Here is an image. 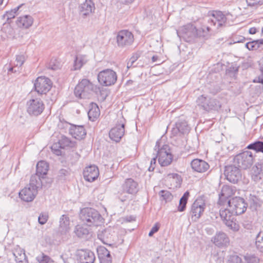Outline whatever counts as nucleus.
Segmentation results:
<instances>
[{
  "instance_id": "nucleus-9",
  "label": "nucleus",
  "mask_w": 263,
  "mask_h": 263,
  "mask_svg": "<svg viewBox=\"0 0 263 263\" xmlns=\"http://www.w3.org/2000/svg\"><path fill=\"white\" fill-rule=\"evenodd\" d=\"M93 84L87 79H83L76 86L74 93L76 97L86 98L93 90Z\"/></svg>"
},
{
  "instance_id": "nucleus-5",
  "label": "nucleus",
  "mask_w": 263,
  "mask_h": 263,
  "mask_svg": "<svg viewBox=\"0 0 263 263\" xmlns=\"http://www.w3.org/2000/svg\"><path fill=\"white\" fill-rule=\"evenodd\" d=\"M122 192H118V198L122 202L126 201L128 197L127 195H124L125 193L129 194H136L139 190L138 184L132 178H127L125 179L122 185Z\"/></svg>"
},
{
  "instance_id": "nucleus-42",
  "label": "nucleus",
  "mask_w": 263,
  "mask_h": 263,
  "mask_svg": "<svg viewBox=\"0 0 263 263\" xmlns=\"http://www.w3.org/2000/svg\"><path fill=\"white\" fill-rule=\"evenodd\" d=\"M159 195L162 198V200H165L166 202L172 201L173 198V196L168 191L161 190L159 192Z\"/></svg>"
},
{
  "instance_id": "nucleus-52",
  "label": "nucleus",
  "mask_w": 263,
  "mask_h": 263,
  "mask_svg": "<svg viewBox=\"0 0 263 263\" xmlns=\"http://www.w3.org/2000/svg\"><path fill=\"white\" fill-rule=\"evenodd\" d=\"M172 135L173 136H177L178 135H181L180 130L178 126L175 124V126L174 127L171 131Z\"/></svg>"
},
{
  "instance_id": "nucleus-47",
  "label": "nucleus",
  "mask_w": 263,
  "mask_h": 263,
  "mask_svg": "<svg viewBox=\"0 0 263 263\" xmlns=\"http://www.w3.org/2000/svg\"><path fill=\"white\" fill-rule=\"evenodd\" d=\"M60 67V63L57 61L55 59L51 60L48 65V68L55 70Z\"/></svg>"
},
{
  "instance_id": "nucleus-8",
  "label": "nucleus",
  "mask_w": 263,
  "mask_h": 263,
  "mask_svg": "<svg viewBox=\"0 0 263 263\" xmlns=\"http://www.w3.org/2000/svg\"><path fill=\"white\" fill-rule=\"evenodd\" d=\"M27 111L30 116H37L41 115L45 108L43 101L38 98L29 99L26 104Z\"/></svg>"
},
{
  "instance_id": "nucleus-6",
  "label": "nucleus",
  "mask_w": 263,
  "mask_h": 263,
  "mask_svg": "<svg viewBox=\"0 0 263 263\" xmlns=\"http://www.w3.org/2000/svg\"><path fill=\"white\" fill-rule=\"evenodd\" d=\"M206 208L204 197H198L191 206L190 215L193 221H197L203 214Z\"/></svg>"
},
{
  "instance_id": "nucleus-56",
  "label": "nucleus",
  "mask_w": 263,
  "mask_h": 263,
  "mask_svg": "<svg viewBox=\"0 0 263 263\" xmlns=\"http://www.w3.org/2000/svg\"><path fill=\"white\" fill-rule=\"evenodd\" d=\"M69 175V172L65 169H61L59 172V177L63 178Z\"/></svg>"
},
{
  "instance_id": "nucleus-28",
  "label": "nucleus",
  "mask_w": 263,
  "mask_h": 263,
  "mask_svg": "<svg viewBox=\"0 0 263 263\" xmlns=\"http://www.w3.org/2000/svg\"><path fill=\"white\" fill-rule=\"evenodd\" d=\"M33 20L32 16L25 15L17 18L16 24L18 27L28 28L33 24Z\"/></svg>"
},
{
  "instance_id": "nucleus-43",
  "label": "nucleus",
  "mask_w": 263,
  "mask_h": 263,
  "mask_svg": "<svg viewBox=\"0 0 263 263\" xmlns=\"http://www.w3.org/2000/svg\"><path fill=\"white\" fill-rule=\"evenodd\" d=\"M255 245L257 250L260 252L263 253V236L260 237V234L256 237Z\"/></svg>"
},
{
  "instance_id": "nucleus-35",
  "label": "nucleus",
  "mask_w": 263,
  "mask_h": 263,
  "mask_svg": "<svg viewBox=\"0 0 263 263\" xmlns=\"http://www.w3.org/2000/svg\"><path fill=\"white\" fill-rule=\"evenodd\" d=\"M60 147L65 148L66 147H73L75 146V142L71 141L70 139L65 136H62L59 140Z\"/></svg>"
},
{
  "instance_id": "nucleus-36",
  "label": "nucleus",
  "mask_w": 263,
  "mask_h": 263,
  "mask_svg": "<svg viewBox=\"0 0 263 263\" xmlns=\"http://www.w3.org/2000/svg\"><path fill=\"white\" fill-rule=\"evenodd\" d=\"M190 193L188 191L185 192L179 200V204L178 206V211L183 212L186 209V205Z\"/></svg>"
},
{
  "instance_id": "nucleus-1",
  "label": "nucleus",
  "mask_w": 263,
  "mask_h": 263,
  "mask_svg": "<svg viewBox=\"0 0 263 263\" xmlns=\"http://www.w3.org/2000/svg\"><path fill=\"white\" fill-rule=\"evenodd\" d=\"M81 219L88 226H98L103 222V218L99 212L91 208H85L81 210Z\"/></svg>"
},
{
  "instance_id": "nucleus-53",
  "label": "nucleus",
  "mask_w": 263,
  "mask_h": 263,
  "mask_svg": "<svg viewBox=\"0 0 263 263\" xmlns=\"http://www.w3.org/2000/svg\"><path fill=\"white\" fill-rule=\"evenodd\" d=\"M141 52L140 51H137L133 54L132 57L130 58V60L135 63L141 56Z\"/></svg>"
},
{
  "instance_id": "nucleus-55",
  "label": "nucleus",
  "mask_w": 263,
  "mask_h": 263,
  "mask_svg": "<svg viewBox=\"0 0 263 263\" xmlns=\"http://www.w3.org/2000/svg\"><path fill=\"white\" fill-rule=\"evenodd\" d=\"M255 41L248 42L245 44V47L249 50H254L255 47Z\"/></svg>"
},
{
  "instance_id": "nucleus-25",
  "label": "nucleus",
  "mask_w": 263,
  "mask_h": 263,
  "mask_svg": "<svg viewBox=\"0 0 263 263\" xmlns=\"http://www.w3.org/2000/svg\"><path fill=\"white\" fill-rule=\"evenodd\" d=\"M252 179L256 182H259L263 178V163L257 162L251 170Z\"/></svg>"
},
{
  "instance_id": "nucleus-31",
  "label": "nucleus",
  "mask_w": 263,
  "mask_h": 263,
  "mask_svg": "<svg viewBox=\"0 0 263 263\" xmlns=\"http://www.w3.org/2000/svg\"><path fill=\"white\" fill-rule=\"evenodd\" d=\"M35 174L44 178L49 169L48 164L44 161H40L36 164Z\"/></svg>"
},
{
  "instance_id": "nucleus-11",
  "label": "nucleus",
  "mask_w": 263,
  "mask_h": 263,
  "mask_svg": "<svg viewBox=\"0 0 263 263\" xmlns=\"http://www.w3.org/2000/svg\"><path fill=\"white\" fill-rule=\"evenodd\" d=\"M247 205L245 199L240 197H233L228 202V207L236 215L243 213L247 210Z\"/></svg>"
},
{
  "instance_id": "nucleus-37",
  "label": "nucleus",
  "mask_w": 263,
  "mask_h": 263,
  "mask_svg": "<svg viewBox=\"0 0 263 263\" xmlns=\"http://www.w3.org/2000/svg\"><path fill=\"white\" fill-rule=\"evenodd\" d=\"M74 233L78 237L84 238L89 234V230L82 226L77 225L75 228Z\"/></svg>"
},
{
  "instance_id": "nucleus-17",
  "label": "nucleus",
  "mask_w": 263,
  "mask_h": 263,
  "mask_svg": "<svg viewBox=\"0 0 263 263\" xmlns=\"http://www.w3.org/2000/svg\"><path fill=\"white\" fill-rule=\"evenodd\" d=\"M125 125L121 121H118L116 126L112 127L109 132V138L113 141L118 142L124 135Z\"/></svg>"
},
{
  "instance_id": "nucleus-29",
  "label": "nucleus",
  "mask_w": 263,
  "mask_h": 263,
  "mask_svg": "<svg viewBox=\"0 0 263 263\" xmlns=\"http://www.w3.org/2000/svg\"><path fill=\"white\" fill-rule=\"evenodd\" d=\"M88 61L87 56L83 54L76 55L72 70H80Z\"/></svg>"
},
{
  "instance_id": "nucleus-4",
  "label": "nucleus",
  "mask_w": 263,
  "mask_h": 263,
  "mask_svg": "<svg viewBox=\"0 0 263 263\" xmlns=\"http://www.w3.org/2000/svg\"><path fill=\"white\" fill-rule=\"evenodd\" d=\"M255 161V156L249 151H244L236 155L234 158V162L238 167L242 170L250 168Z\"/></svg>"
},
{
  "instance_id": "nucleus-59",
  "label": "nucleus",
  "mask_w": 263,
  "mask_h": 263,
  "mask_svg": "<svg viewBox=\"0 0 263 263\" xmlns=\"http://www.w3.org/2000/svg\"><path fill=\"white\" fill-rule=\"evenodd\" d=\"M160 228V225L158 223H156L155 225L152 228L151 231L153 232L154 233H156L158 231Z\"/></svg>"
},
{
  "instance_id": "nucleus-60",
  "label": "nucleus",
  "mask_w": 263,
  "mask_h": 263,
  "mask_svg": "<svg viewBox=\"0 0 263 263\" xmlns=\"http://www.w3.org/2000/svg\"><path fill=\"white\" fill-rule=\"evenodd\" d=\"M232 262L233 263H242L241 258L238 256H233L232 258Z\"/></svg>"
},
{
  "instance_id": "nucleus-51",
  "label": "nucleus",
  "mask_w": 263,
  "mask_h": 263,
  "mask_svg": "<svg viewBox=\"0 0 263 263\" xmlns=\"http://www.w3.org/2000/svg\"><path fill=\"white\" fill-rule=\"evenodd\" d=\"M16 14H14V12L13 11H12L11 10L7 11L6 13L4 15V17L6 18L8 21L9 20H11L12 18H14Z\"/></svg>"
},
{
  "instance_id": "nucleus-22",
  "label": "nucleus",
  "mask_w": 263,
  "mask_h": 263,
  "mask_svg": "<svg viewBox=\"0 0 263 263\" xmlns=\"http://www.w3.org/2000/svg\"><path fill=\"white\" fill-rule=\"evenodd\" d=\"M232 194V190L229 186H223L222 187L220 193L219 194V199L217 204L220 206H228L229 198Z\"/></svg>"
},
{
  "instance_id": "nucleus-23",
  "label": "nucleus",
  "mask_w": 263,
  "mask_h": 263,
  "mask_svg": "<svg viewBox=\"0 0 263 263\" xmlns=\"http://www.w3.org/2000/svg\"><path fill=\"white\" fill-rule=\"evenodd\" d=\"M227 22V17L220 11H215L213 13L210 23L217 28L224 26Z\"/></svg>"
},
{
  "instance_id": "nucleus-18",
  "label": "nucleus",
  "mask_w": 263,
  "mask_h": 263,
  "mask_svg": "<svg viewBox=\"0 0 263 263\" xmlns=\"http://www.w3.org/2000/svg\"><path fill=\"white\" fill-rule=\"evenodd\" d=\"M66 126H69V134L75 139L81 140L85 138L86 132L83 126H77L65 123Z\"/></svg>"
},
{
  "instance_id": "nucleus-61",
  "label": "nucleus",
  "mask_w": 263,
  "mask_h": 263,
  "mask_svg": "<svg viewBox=\"0 0 263 263\" xmlns=\"http://www.w3.org/2000/svg\"><path fill=\"white\" fill-rule=\"evenodd\" d=\"M245 38L243 36H240L238 40L235 39L234 43H242L245 41Z\"/></svg>"
},
{
  "instance_id": "nucleus-38",
  "label": "nucleus",
  "mask_w": 263,
  "mask_h": 263,
  "mask_svg": "<svg viewBox=\"0 0 263 263\" xmlns=\"http://www.w3.org/2000/svg\"><path fill=\"white\" fill-rule=\"evenodd\" d=\"M176 125L180 128L181 134L184 135L190 132V127L185 120H179L176 122Z\"/></svg>"
},
{
  "instance_id": "nucleus-27",
  "label": "nucleus",
  "mask_w": 263,
  "mask_h": 263,
  "mask_svg": "<svg viewBox=\"0 0 263 263\" xmlns=\"http://www.w3.org/2000/svg\"><path fill=\"white\" fill-rule=\"evenodd\" d=\"M58 232L61 235H66L70 230L69 218L67 215H63L60 219Z\"/></svg>"
},
{
  "instance_id": "nucleus-46",
  "label": "nucleus",
  "mask_w": 263,
  "mask_h": 263,
  "mask_svg": "<svg viewBox=\"0 0 263 263\" xmlns=\"http://www.w3.org/2000/svg\"><path fill=\"white\" fill-rule=\"evenodd\" d=\"M48 219V215L46 213H42L40 214L38 218V221L41 224H44L46 223Z\"/></svg>"
},
{
  "instance_id": "nucleus-20",
  "label": "nucleus",
  "mask_w": 263,
  "mask_h": 263,
  "mask_svg": "<svg viewBox=\"0 0 263 263\" xmlns=\"http://www.w3.org/2000/svg\"><path fill=\"white\" fill-rule=\"evenodd\" d=\"M211 240L218 247H226L230 243L229 237L227 234L221 231L217 232Z\"/></svg>"
},
{
  "instance_id": "nucleus-33",
  "label": "nucleus",
  "mask_w": 263,
  "mask_h": 263,
  "mask_svg": "<svg viewBox=\"0 0 263 263\" xmlns=\"http://www.w3.org/2000/svg\"><path fill=\"white\" fill-rule=\"evenodd\" d=\"M167 180L175 187H180L182 181L181 176L177 173L168 174Z\"/></svg>"
},
{
  "instance_id": "nucleus-16",
  "label": "nucleus",
  "mask_w": 263,
  "mask_h": 263,
  "mask_svg": "<svg viewBox=\"0 0 263 263\" xmlns=\"http://www.w3.org/2000/svg\"><path fill=\"white\" fill-rule=\"evenodd\" d=\"M115 232L111 228L105 229L101 231H99L98 237L104 244L111 246L116 242Z\"/></svg>"
},
{
  "instance_id": "nucleus-50",
  "label": "nucleus",
  "mask_w": 263,
  "mask_h": 263,
  "mask_svg": "<svg viewBox=\"0 0 263 263\" xmlns=\"http://www.w3.org/2000/svg\"><path fill=\"white\" fill-rule=\"evenodd\" d=\"M157 158H158V156H157V155H156L155 157H154V158H153L152 159V160L151 161V163H150V166L148 168V171L152 172L154 170L155 166H156V161H157Z\"/></svg>"
},
{
  "instance_id": "nucleus-7",
  "label": "nucleus",
  "mask_w": 263,
  "mask_h": 263,
  "mask_svg": "<svg viewBox=\"0 0 263 263\" xmlns=\"http://www.w3.org/2000/svg\"><path fill=\"white\" fill-rule=\"evenodd\" d=\"M219 214L223 223L231 230L233 231H237L239 230V226L236 222L234 215L235 214L229 208L220 209Z\"/></svg>"
},
{
  "instance_id": "nucleus-13",
  "label": "nucleus",
  "mask_w": 263,
  "mask_h": 263,
  "mask_svg": "<svg viewBox=\"0 0 263 263\" xmlns=\"http://www.w3.org/2000/svg\"><path fill=\"white\" fill-rule=\"evenodd\" d=\"M134 41V35L127 30H122L118 32L117 35V43L118 46L124 47L133 44Z\"/></svg>"
},
{
  "instance_id": "nucleus-40",
  "label": "nucleus",
  "mask_w": 263,
  "mask_h": 263,
  "mask_svg": "<svg viewBox=\"0 0 263 263\" xmlns=\"http://www.w3.org/2000/svg\"><path fill=\"white\" fill-rule=\"evenodd\" d=\"M249 149L254 150L256 152H261L263 153V142L257 141L249 144L247 146Z\"/></svg>"
},
{
  "instance_id": "nucleus-21",
  "label": "nucleus",
  "mask_w": 263,
  "mask_h": 263,
  "mask_svg": "<svg viewBox=\"0 0 263 263\" xmlns=\"http://www.w3.org/2000/svg\"><path fill=\"white\" fill-rule=\"evenodd\" d=\"M99 175V169L96 165L86 167L83 171L84 179L88 182H93Z\"/></svg>"
},
{
  "instance_id": "nucleus-14",
  "label": "nucleus",
  "mask_w": 263,
  "mask_h": 263,
  "mask_svg": "<svg viewBox=\"0 0 263 263\" xmlns=\"http://www.w3.org/2000/svg\"><path fill=\"white\" fill-rule=\"evenodd\" d=\"M224 175L227 179L233 183H237L241 178L240 169L234 165H228L225 167Z\"/></svg>"
},
{
  "instance_id": "nucleus-3",
  "label": "nucleus",
  "mask_w": 263,
  "mask_h": 263,
  "mask_svg": "<svg viewBox=\"0 0 263 263\" xmlns=\"http://www.w3.org/2000/svg\"><path fill=\"white\" fill-rule=\"evenodd\" d=\"M221 99L209 98L202 95L198 97L196 103L203 110L218 111L221 107Z\"/></svg>"
},
{
  "instance_id": "nucleus-44",
  "label": "nucleus",
  "mask_w": 263,
  "mask_h": 263,
  "mask_svg": "<svg viewBox=\"0 0 263 263\" xmlns=\"http://www.w3.org/2000/svg\"><path fill=\"white\" fill-rule=\"evenodd\" d=\"M248 6L250 7H257L263 4V0H246Z\"/></svg>"
},
{
  "instance_id": "nucleus-48",
  "label": "nucleus",
  "mask_w": 263,
  "mask_h": 263,
  "mask_svg": "<svg viewBox=\"0 0 263 263\" xmlns=\"http://www.w3.org/2000/svg\"><path fill=\"white\" fill-rule=\"evenodd\" d=\"M25 61V57L24 55H16L15 63L14 65L16 66L21 67L24 63Z\"/></svg>"
},
{
  "instance_id": "nucleus-45",
  "label": "nucleus",
  "mask_w": 263,
  "mask_h": 263,
  "mask_svg": "<svg viewBox=\"0 0 263 263\" xmlns=\"http://www.w3.org/2000/svg\"><path fill=\"white\" fill-rule=\"evenodd\" d=\"M36 259L40 263H52L51 258L44 254H42L41 257L38 256Z\"/></svg>"
},
{
  "instance_id": "nucleus-26",
  "label": "nucleus",
  "mask_w": 263,
  "mask_h": 263,
  "mask_svg": "<svg viewBox=\"0 0 263 263\" xmlns=\"http://www.w3.org/2000/svg\"><path fill=\"white\" fill-rule=\"evenodd\" d=\"M191 165L193 170L199 173H204L206 172L210 167L206 162L199 159H195L192 160Z\"/></svg>"
},
{
  "instance_id": "nucleus-12",
  "label": "nucleus",
  "mask_w": 263,
  "mask_h": 263,
  "mask_svg": "<svg viewBox=\"0 0 263 263\" xmlns=\"http://www.w3.org/2000/svg\"><path fill=\"white\" fill-rule=\"evenodd\" d=\"M178 36L186 41H190L194 37L198 36V30L192 24H187L177 30Z\"/></svg>"
},
{
  "instance_id": "nucleus-24",
  "label": "nucleus",
  "mask_w": 263,
  "mask_h": 263,
  "mask_svg": "<svg viewBox=\"0 0 263 263\" xmlns=\"http://www.w3.org/2000/svg\"><path fill=\"white\" fill-rule=\"evenodd\" d=\"M37 194V191L33 188L25 187L19 193V196L22 200L26 202L32 201Z\"/></svg>"
},
{
  "instance_id": "nucleus-32",
  "label": "nucleus",
  "mask_w": 263,
  "mask_h": 263,
  "mask_svg": "<svg viewBox=\"0 0 263 263\" xmlns=\"http://www.w3.org/2000/svg\"><path fill=\"white\" fill-rule=\"evenodd\" d=\"M100 115V109L96 103H91L88 112V118L92 121H96Z\"/></svg>"
},
{
  "instance_id": "nucleus-49",
  "label": "nucleus",
  "mask_w": 263,
  "mask_h": 263,
  "mask_svg": "<svg viewBox=\"0 0 263 263\" xmlns=\"http://www.w3.org/2000/svg\"><path fill=\"white\" fill-rule=\"evenodd\" d=\"M245 259L247 263H258L259 259L255 256L247 255L245 256Z\"/></svg>"
},
{
  "instance_id": "nucleus-63",
  "label": "nucleus",
  "mask_w": 263,
  "mask_h": 263,
  "mask_svg": "<svg viewBox=\"0 0 263 263\" xmlns=\"http://www.w3.org/2000/svg\"><path fill=\"white\" fill-rule=\"evenodd\" d=\"M257 32V29L255 27L251 28L249 29V33L252 34H255Z\"/></svg>"
},
{
  "instance_id": "nucleus-30",
  "label": "nucleus",
  "mask_w": 263,
  "mask_h": 263,
  "mask_svg": "<svg viewBox=\"0 0 263 263\" xmlns=\"http://www.w3.org/2000/svg\"><path fill=\"white\" fill-rule=\"evenodd\" d=\"M95 9V4L91 0H85L80 7V11L83 16L89 15Z\"/></svg>"
},
{
  "instance_id": "nucleus-64",
  "label": "nucleus",
  "mask_w": 263,
  "mask_h": 263,
  "mask_svg": "<svg viewBox=\"0 0 263 263\" xmlns=\"http://www.w3.org/2000/svg\"><path fill=\"white\" fill-rule=\"evenodd\" d=\"M259 70L260 71H263V58L260 59L259 63Z\"/></svg>"
},
{
  "instance_id": "nucleus-2",
  "label": "nucleus",
  "mask_w": 263,
  "mask_h": 263,
  "mask_svg": "<svg viewBox=\"0 0 263 263\" xmlns=\"http://www.w3.org/2000/svg\"><path fill=\"white\" fill-rule=\"evenodd\" d=\"M155 150H157L158 162L161 166H166L171 164L173 156L168 145L164 144L160 147V142L158 141L156 143Z\"/></svg>"
},
{
  "instance_id": "nucleus-58",
  "label": "nucleus",
  "mask_w": 263,
  "mask_h": 263,
  "mask_svg": "<svg viewBox=\"0 0 263 263\" xmlns=\"http://www.w3.org/2000/svg\"><path fill=\"white\" fill-rule=\"evenodd\" d=\"M51 150L52 152L57 156H60L62 154V152L59 149L54 148V145L51 146Z\"/></svg>"
},
{
  "instance_id": "nucleus-34",
  "label": "nucleus",
  "mask_w": 263,
  "mask_h": 263,
  "mask_svg": "<svg viewBox=\"0 0 263 263\" xmlns=\"http://www.w3.org/2000/svg\"><path fill=\"white\" fill-rule=\"evenodd\" d=\"M41 178L42 177L36 174L32 175L30 178L28 187L33 188L37 191L38 189L41 188L42 186V182L41 180Z\"/></svg>"
},
{
  "instance_id": "nucleus-39",
  "label": "nucleus",
  "mask_w": 263,
  "mask_h": 263,
  "mask_svg": "<svg viewBox=\"0 0 263 263\" xmlns=\"http://www.w3.org/2000/svg\"><path fill=\"white\" fill-rule=\"evenodd\" d=\"M249 202L250 208L253 210H256L261 205V201L257 196L254 195H250Z\"/></svg>"
},
{
  "instance_id": "nucleus-54",
  "label": "nucleus",
  "mask_w": 263,
  "mask_h": 263,
  "mask_svg": "<svg viewBox=\"0 0 263 263\" xmlns=\"http://www.w3.org/2000/svg\"><path fill=\"white\" fill-rule=\"evenodd\" d=\"M108 251V250L104 247H100L97 250L99 256L105 255Z\"/></svg>"
},
{
  "instance_id": "nucleus-41",
  "label": "nucleus",
  "mask_w": 263,
  "mask_h": 263,
  "mask_svg": "<svg viewBox=\"0 0 263 263\" xmlns=\"http://www.w3.org/2000/svg\"><path fill=\"white\" fill-rule=\"evenodd\" d=\"M13 255L15 258V261L18 262H22L26 257L24 251L20 249H15L13 252Z\"/></svg>"
},
{
  "instance_id": "nucleus-19",
  "label": "nucleus",
  "mask_w": 263,
  "mask_h": 263,
  "mask_svg": "<svg viewBox=\"0 0 263 263\" xmlns=\"http://www.w3.org/2000/svg\"><path fill=\"white\" fill-rule=\"evenodd\" d=\"M77 256L81 263H93L96 258L93 252L87 249L78 250Z\"/></svg>"
},
{
  "instance_id": "nucleus-10",
  "label": "nucleus",
  "mask_w": 263,
  "mask_h": 263,
  "mask_svg": "<svg viewBox=\"0 0 263 263\" xmlns=\"http://www.w3.org/2000/svg\"><path fill=\"white\" fill-rule=\"evenodd\" d=\"M116 72L110 69H106L100 71L98 74L99 82L104 86H110L117 81Z\"/></svg>"
},
{
  "instance_id": "nucleus-15",
  "label": "nucleus",
  "mask_w": 263,
  "mask_h": 263,
  "mask_svg": "<svg viewBox=\"0 0 263 263\" xmlns=\"http://www.w3.org/2000/svg\"><path fill=\"white\" fill-rule=\"evenodd\" d=\"M52 82L45 77H38L34 83L35 91L39 94H46L51 87Z\"/></svg>"
},
{
  "instance_id": "nucleus-57",
  "label": "nucleus",
  "mask_w": 263,
  "mask_h": 263,
  "mask_svg": "<svg viewBox=\"0 0 263 263\" xmlns=\"http://www.w3.org/2000/svg\"><path fill=\"white\" fill-rule=\"evenodd\" d=\"M100 263H111L112 259L104 257V255L99 256Z\"/></svg>"
},
{
  "instance_id": "nucleus-62",
  "label": "nucleus",
  "mask_w": 263,
  "mask_h": 263,
  "mask_svg": "<svg viewBox=\"0 0 263 263\" xmlns=\"http://www.w3.org/2000/svg\"><path fill=\"white\" fill-rule=\"evenodd\" d=\"M261 74L258 77V82L263 84V71H260Z\"/></svg>"
}]
</instances>
